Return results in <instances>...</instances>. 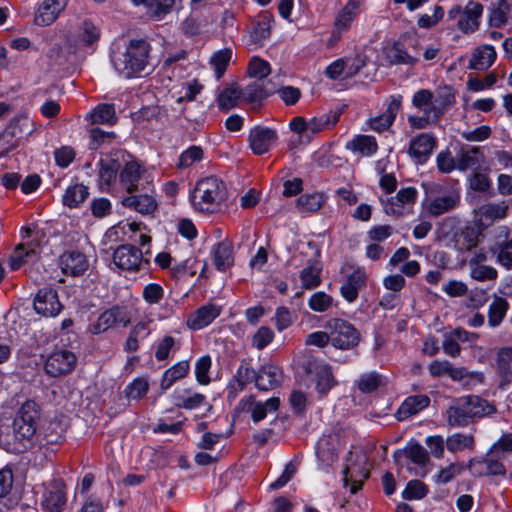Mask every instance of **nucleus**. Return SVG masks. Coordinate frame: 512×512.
<instances>
[{"mask_svg":"<svg viewBox=\"0 0 512 512\" xmlns=\"http://www.w3.org/2000/svg\"><path fill=\"white\" fill-rule=\"evenodd\" d=\"M508 205L505 201L499 203H486L482 205V215L491 221L501 220L506 217Z\"/></svg>","mask_w":512,"mask_h":512,"instance_id":"nucleus-50","label":"nucleus"},{"mask_svg":"<svg viewBox=\"0 0 512 512\" xmlns=\"http://www.w3.org/2000/svg\"><path fill=\"white\" fill-rule=\"evenodd\" d=\"M38 418V404L33 400L23 403L13 422L15 437L20 441L31 439L36 432Z\"/></svg>","mask_w":512,"mask_h":512,"instance_id":"nucleus-5","label":"nucleus"},{"mask_svg":"<svg viewBox=\"0 0 512 512\" xmlns=\"http://www.w3.org/2000/svg\"><path fill=\"white\" fill-rule=\"evenodd\" d=\"M430 404V398L427 395H414L407 397L396 412L398 420L402 421L416 415Z\"/></svg>","mask_w":512,"mask_h":512,"instance_id":"nucleus-25","label":"nucleus"},{"mask_svg":"<svg viewBox=\"0 0 512 512\" xmlns=\"http://www.w3.org/2000/svg\"><path fill=\"white\" fill-rule=\"evenodd\" d=\"M248 72L251 77L263 79L270 74V65L258 57H253L249 62Z\"/></svg>","mask_w":512,"mask_h":512,"instance_id":"nucleus-60","label":"nucleus"},{"mask_svg":"<svg viewBox=\"0 0 512 512\" xmlns=\"http://www.w3.org/2000/svg\"><path fill=\"white\" fill-rule=\"evenodd\" d=\"M167 113L166 110L158 105L146 106L141 108L138 112L135 113V120L137 122L143 121H155V122H163L166 119Z\"/></svg>","mask_w":512,"mask_h":512,"instance_id":"nucleus-46","label":"nucleus"},{"mask_svg":"<svg viewBox=\"0 0 512 512\" xmlns=\"http://www.w3.org/2000/svg\"><path fill=\"white\" fill-rule=\"evenodd\" d=\"M282 372L274 365L268 364L256 372L255 385L259 390L268 391L278 387L281 383Z\"/></svg>","mask_w":512,"mask_h":512,"instance_id":"nucleus-23","label":"nucleus"},{"mask_svg":"<svg viewBox=\"0 0 512 512\" xmlns=\"http://www.w3.org/2000/svg\"><path fill=\"white\" fill-rule=\"evenodd\" d=\"M241 95L247 102L252 103L263 100L268 96V93L264 90L261 84L253 82L241 91Z\"/></svg>","mask_w":512,"mask_h":512,"instance_id":"nucleus-58","label":"nucleus"},{"mask_svg":"<svg viewBox=\"0 0 512 512\" xmlns=\"http://www.w3.org/2000/svg\"><path fill=\"white\" fill-rule=\"evenodd\" d=\"M131 322V313L126 306L115 305L99 315L97 320L89 325L92 334H100L109 328L126 327Z\"/></svg>","mask_w":512,"mask_h":512,"instance_id":"nucleus-9","label":"nucleus"},{"mask_svg":"<svg viewBox=\"0 0 512 512\" xmlns=\"http://www.w3.org/2000/svg\"><path fill=\"white\" fill-rule=\"evenodd\" d=\"M347 148L359 152L362 155H372L377 151L376 139L368 135H359L347 144Z\"/></svg>","mask_w":512,"mask_h":512,"instance_id":"nucleus-41","label":"nucleus"},{"mask_svg":"<svg viewBox=\"0 0 512 512\" xmlns=\"http://www.w3.org/2000/svg\"><path fill=\"white\" fill-rule=\"evenodd\" d=\"M436 145L435 138L429 134L422 133L414 138L409 147V154L418 163L426 161Z\"/></svg>","mask_w":512,"mask_h":512,"instance_id":"nucleus-24","label":"nucleus"},{"mask_svg":"<svg viewBox=\"0 0 512 512\" xmlns=\"http://www.w3.org/2000/svg\"><path fill=\"white\" fill-rule=\"evenodd\" d=\"M122 204L126 207L134 208L142 215L152 214L157 209L156 200L148 194L125 197L122 200Z\"/></svg>","mask_w":512,"mask_h":512,"instance_id":"nucleus-30","label":"nucleus"},{"mask_svg":"<svg viewBox=\"0 0 512 512\" xmlns=\"http://www.w3.org/2000/svg\"><path fill=\"white\" fill-rule=\"evenodd\" d=\"M356 385L360 392L372 393L384 385V377L375 371L367 372L360 375Z\"/></svg>","mask_w":512,"mask_h":512,"instance_id":"nucleus-42","label":"nucleus"},{"mask_svg":"<svg viewBox=\"0 0 512 512\" xmlns=\"http://www.w3.org/2000/svg\"><path fill=\"white\" fill-rule=\"evenodd\" d=\"M337 384L332 369L327 364L317 366L315 373V390L324 397Z\"/></svg>","mask_w":512,"mask_h":512,"instance_id":"nucleus-29","label":"nucleus"},{"mask_svg":"<svg viewBox=\"0 0 512 512\" xmlns=\"http://www.w3.org/2000/svg\"><path fill=\"white\" fill-rule=\"evenodd\" d=\"M488 10V23L491 27L501 28L512 20V0H495Z\"/></svg>","mask_w":512,"mask_h":512,"instance_id":"nucleus-20","label":"nucleus"},{"mask_svg":"<svg viewBox=\"0 0 512 512\" xmlns=\"http://www.w3.org/2000/svg\"><path fill=\"white\" fill-rule=\"evenodd\" d=\"M86 256L78 251L65 252L60 257V267L65 275L79 276L88 269Z\"/></svg>","mask_w":512,"mask_h":512,"instance_id":"nucleus-18","label":"nucleus"},{"mask_svg":"<svg viewBox=\"0 0 512 512\" xmlns=\"http://www.w3.org/2000/svg\"><path fill=\"white\" fill-rule=\"evenodd\" d=\"M91 124H113L115 108L112 104H100L87 116Z\"/></svg>","mask_w":512,"mask_h":512,"instance_id":"nucleus-43","label":"nucleus"},{"mask_svg":"<svg viewBox=\"0 0 512 512\" xmlns=\"http://www.w3.org/2000/svg\"><path fill=\"white\" fill-rule=\"evenodd\" d=\"M77 363L75 354L61 349L51 353L45 362V372L51 377H59L73 371Z\"/></svg>","mask_w":512,"mask_h":512,"instance_id":"nucleus-11","label":"nucleus"},{"mask_svg":"<svg viewBox=\"0 0 512 512\" xmlns=\"http://www.w3.org/2000/svg\"><path fill=\"white\" fill-rule=\"evenodd\" d=\"M324 328L329 332L330 344L336 349L350 350L360 341L359 331L347 320L331 318Z\"/></svg>","mask_w":512,"mask_h":512,"instance_id":"nucleus-3","label":"nucleus"},{"mask_svg":"<svg viewBox=\"0 0 512 512\" xmlns=\"http://www.w3.org/2000/svg\"><path fill=\"white\" fill-rule=\"evenodd\" d=\"M333 304V297L323 291L313 293L308 299L309 308L317 313L327 312L332 308Z\"/></svg>","mask_w":512,"mask_h":512,"instance_id":"nucleus-45","label":"nucleus"},{"mask_svg":"<svg viewBox=\"0 0 512 512\" xmlns=\"http://www.w3.org/2000/svg\"><path fill=\"white\" fill-rule=\"evenodd\" d=\"M333 442L332 436H323L316 444V456L321 463L327 466L337 459Z\"/></svg>","mask_w":512,"mask_h":512,"instance_id":"nucleus-38","label":"nucleus"},{"mask_svg":"<svg viewBox=\"0 0 512 512\" xmlns=\"http://www.w3.org/2000/svg\"><path fill=\"white\" fill-rule=\"evenodd\" d=\"M274 320L277 330L282 332L293 324L294 316L287 307L280 306L275 311Z\"/></svg>","mask_w":512,"mask_h":512,"instance_id":"nucleus-61","label":"nucleus"},{"mask_svg":"<svg viewBox=\"0 0 512 512\" xmlns=\"http://www.w3.org/2000/svg\"><path fill=\"white\" fill-rule=\"evenodd\" d=\"M182 0H148L147 15L155 20H162L170 14Z\"/></svg>","mask_w":512,"mask_h":512,"instance_id":"nucleus-33","label":"nucleus"},{"mask_svg":"<svg viewBox=\"0 0 512 512\" xmlns=\"http://www.w3.org/2000/svg\"><path fill=\"white\" fill-rule=\"evenodd\" d=\"M428 489L426 485L419 480H411L402 492V497L406 500H419L426 496Z\"/></svg>","mask_w":512,"mask_h":512,"instance_id":"nucleus-52","label":"nucleus"},{"mask_svg":"<svg viewBox=\"0 0 512 512\" xmlns=\"http://www.w3.org/2000/svg\"><path fill=\"white\" fill-rule=\"evenodd\" d=\"M423 187L427 195L423 206L424 210L430 215L438 216L455 207L458 198L453 194L440 197L431 196L432 193L439 191L440 186L438 184H423Z\"/></svg>","mask_w":512,"mask_h":512,"instance_id":"nucleus-12","label":"nucleus"},{"mask_svg":"<svg viewBox=\"0 0 512 512\" xmlns=\"http://www.w3.org/2000/svg\"><path fill=\"white\" fill-rule=\"evenodd\" d=\"M114 265L127 272H137L146 269L149 262L144 258L143 252L131 244L117 247L113 252Z\"/></svg>","mask_w":512,"mask_h":512,"instance_id":"nucleus-8","label":"nucleus"},{"mask_svg":"<svg viewBox=\"0 0 512 512\" xmlns=\"http://www.w3.org/2000/svg\"><path fill=\"white\" fill-rule=\"evenodd\" d=\"M212 360L209 355L199 358L195 365V375L199 384L206 385L210 382L209 370L211 368Z\"/></svg>","mask_w":512,"mask_h":512,"instance_id":"nucleus-55","label":"nucleus"},{"mask_svg":"<svg viewBox=\"0 0 512 512\" xmlns=\"http://www.w3.org/2000/svg\"><path fill=\"white\" fill-rule=\"evenodd\" d=\"M232 52L229 49L220 50L211 58V64L215 68L216 78L220 79L231 59Z\"/></svg>","mask_w":512,"mask_h":512,"instance_id":"nucleus-54","label":"nucleus"},{"mask_svg":"<svg viewBox=\"0 0 512 512\" xmlns=\"http://www.w3.org/2000/svg\"><path fill=\"white\" fill-rule=\"evenodd\" d=\"M412 104L423 112L424 115L432 117V122H436L441 116L440 113H435L432 108L434 106V100L432 97V91L428 89L418 90L412 98Z\"/></svg>","mask_w":512,"mask_h":512,"instance_id":"nucleus-31","label":"nucleus"},{"mask_svg":"<svg viewBox=\"0 0 512 512\" xmlns=\"http://www.w3.org/2000/svg\"><path fill=\"white\" fill-rule=\"evenodd\" d=\"M68 0H44L36 11L34 22L40 26L51 25L65 9Z\"/></svg>","mask_w":512,"mask_h":512,"instance_id":"nucleus-17","label":"nucleus"},{"mask_svg":"<svg viewBox=\"0 0 512 512\" xmlns=\"http://www.w3.org/2000/svg\"><path fill=\"white\" fill-rule=\"evenodd\" d=\"M277 139L275 130L263 126H256L251 129L248 137L250 148L256 155L267 153L276 143Z\"/></svg>","mask_w":512,"mask_h":512,"instance_id":"nucleus-14","label":"nucleus"},{"mask_svg":"<svg viewBox=\"0 0 512 512\" xmlns=\"http://www.w3.org/2000/svg\"><path fill=\"white\" fill-rule=\"evenodd\" d=\"M21 243L16 247L14 256L12 257V269H18L22 264V251L25 250V256L34 252L35 247L47 243L46 233L39 226H22L20 230Z\"/></svg>","mask_w":512,"mask_h":512,"instance_id":"nucleus-7","label":"nucleus"},{"mask_svg":"<svg viewBox=\"0 0 512 512\" xmlns=\"http://www.w3.org/2000/svg\"><path fill=\"white\" fill-rule=\"evenodd\" d=\"M457 169L460 171L472 172L469 178L470 188L475 191H480V148L474 144H462L457 153Z\"/></svg>","mask_w":512,"mask_h":512,"instance_id":"nucleus-6","label":"nucleus"},{"mask_svg":"<svg viewBox=\"0 0 512 512\" xmlns=\"http://www.w3.org/2000/svg\"><path fill=\"white\" fill-rule=\"evenodd\" d=\"M480 4L470 2L462 11L458 20V27L464 33L474 32L479 25Z\"/></svg>","mask_w":512,"mask_h":512,"instance_id":"nucleus-28","label":"nucleus"},{"mask_svg":"<svg viewBox=\"0 0 512 512\" xmlns=\"http://www.w3.org/2000/svg\"><path fill=\"white\" fill-rule=\"evenodd\" d=\"M343 112V109H337L328 113L320 114L310 118L309 121V132L310 135L318 134L322 131L329 130L334 127Z\"/></svg>","mask_w":512,"mask_h":512,"instance_id":"nucleus-26","label":"nucleus"},{"mask_svg":"<svg viewBox=\"0 0 512 512\" xmlns=\"http://www.w3.org/2000/svg\"><path fill=\"white\" fill-rule=\"evenodd\" d=\"M325 202L326 196L323 193L315 192L312 194H304L297 199V208L301 213H314L318 211Z\"/></svg>","mask_w":512,"mask_h":512,"instance_id":"nucleus-39","label":"nucleus"},{"mask_svg":"<svg viewBox=\"0 0 512 512\" xmlns=\"http://www.w3.org/2000/svg\"><path fill=\"white\" fill-rule=\"evenodd\" d=\"M320 252L316 251L314 256L308 259L306 266L300 271V280L303 288L312 290L321 284L320 273L322 263L319 259Z\"/></svg>","mask_w":512,"mask_h":512,"instance_id":"nucleus-19","label":"nucleus"},{"mask_svg":"<svg viewBox=\"0 0 512 512\" xmlns=\"http://www.w3.org/2000/svg\"><path fill=\"white\" fill-rule=\"evenodd\" d=\"M480 413V397L468 395L458 398L446 411L449 426L468 425Z\"/></svg>","mask_w":512,"mask_h":512,"instance_id":"nucleus-4","label":"nucleus"},{"mask_svg":"<svg viewBox=\"0 0 512 512\" xmlns=\"http://www.w3.org/2000/svg\"><path fill=\"white\" fill-rule=\"evenodd\" d=\"M241 91L237 86L232 85L225 89L218 98L219 108L222 110H229L237 105L239 98L241 97Z\"/></svg>","mask_w":512,"mask_h":512,"instance_id":"nucleus-49","label":"nucleus"},{"mask_svg":"<svg viewBox=\"0 0 512 512\" xmlns=\"http://www.w3.org/2000/svg\"><path fill=\"white\" fill-rule=\"evenodd\" d=\"M428 371L433 377L448 375L452 380H461L464 376V369L453 367L447 360L431 362L428 366Z\"/></svg>","mask_w":512,"mask_h":512,"instance_id":"nucleus-34","label":"nucleus"},{"mask_svg":"<svg viewBox=\"0 0 512 512\" xmlns=\"http://www.w3.org/2000/svg\"><path fill=\"white\" fill-rule=\"evenodd\" d=\"M359 3L355 0H350L344 8L340 11V13L337 15L335 20V30L337 33L341 34L342 32L346 31L354 18L356 17L358 13Z\"/></svg>","mask_w":512,"mask_h":512,"instance_id":"nucleus-35","label":"nucleus"},{"mask_svg":"<svg viewBox=\"0 0 512 512\" xmlns=\"http://www.w3.org/2000/svg\"><path fill=\"white\" fill-rule=\"evenodd\" d=\"M343 272L346 273V280L340 288V293L346 301L351 303L357 299L359 291L366 286L367 272L363 267L353 265H346Z\"/></svg>","mask_w":512,"mask_h":512,"instance_id":"nucleus-10","label":"nucleus"},{"mask_svg":"<svg viewBox=\"0 0 512 512\" xmlns=\"http://www.w3.org/2000/svg\"><path fill=\"white\" fill-rule=\"evenodd\" d=\"M434 106L432 110L435 113H440L442 116L446 110L454 103L455 95L450 86H440L432 92Z\"/></svg>","mask_w":512,"mask_h":512,"instance_id":"nucleus-32","label":"nucleus"},{"mask_svg":"<svg viewBox=\"0 0 512 512\" xmlns=\"http://www.w3.org/2000/svg\"><path fill=\"white\" fill-rule=\"evenodd\" d=\"M88 194L86 186L75 184L66 190L63 196V203L70 208L76 207L87 198Z\"/></svg>","mask_w":512,"mask_h":512,"instance_id":"nucleus-44","label":"nucleus"},{"mask_svg":"<svg viewBox=\"0 0 512 512\" xmlns=\"http://www.w3.org/2000/svg\"><path fill=\"white\" fill-rule=\"evenodd\" d=\"M509 309V303L502 297H495L488 308V325L497 327L504 319Z\"/></svg>","mask_w":512,"mask_h":512,"instance_id":"nucleus-40","label":"nucleus"},{"mask_svg":"<svg viewBox=\"0 0 512 512\" xmlns=\"http://www.w3.org/2000/svg\"><path fill=\"white\" fill-rule=\"evenodd\" d=\"M405 453L406 456L411 459V461L417 465H425L429 460V455L427 451L418 443L410 444L404 452L398 450L394 453V457L397 458L398 455Z\"/></svg>","mask_w":512,"mask_h":512,"instance_id":"nucleus-47","label":"nucleus"},{"mask_svg":"<svg viewBox=\"0 0 512 512\" xmlns=\"http://www.w3.org/2000/svg\"><path fill=\"white\" fill-rule=\"evenodd\" d=\"M141 178V170L136 162H128L120 173L121 183L128 193L138 190V182Z\"/></svg>","mask_w":512,"mask_h":512,"instance_id":"nucleus-37","label":"nucleus"},{"mask_svg":"<svg viewBox=\"0 0 512 512\" xmlns=\"http://www.w3.org/2000/svg\"><path fill=\"white\" fill-rule=\"evenodd\" d=\"M401 107V97H392L386 110L368 121L370 128L376 132L387 130L393 123Z\"/></svg>","mask_w":512,"mask_h":512,"instance_id":"nucleus-22","label":"nucleus"},{"mask_svg":"<svg viewBox=\"0 0 512 512\" xmlns=\"http://www.w3.org/2000/svg\"><path fill=\"white\" fill-rule=\"evenodd\" d=\"M493 455L506 457L512 452V433H504L490 448Z\"/></svg>","mask_w":512,"mask_h":512,"instance_id":"nucleus-64","label":"nucleus"},{"mask_svg":"<svg viewBox=\"0 0 512 512\" xmlns=\"http://www.w3.org/2000/svg\"><path fill=\"white\" fill-rule=\"evenodd\" d=\"M149 389V384L144 378L133 380L126 388L125 394L129 399L137 400L144 397Z\"/></svg>","mask_w":512,"mask_h":512,"instance_id":"nucleus-53","label":"nucleus"},{"mask_svg":"<svg viewBox=\"0 0 512 512\" xmlns=\"http://www.w3.org/2000/svg\"><path fill=\"white\" fill-rule=\"evenodd\" d=\"M176 347V340L172 336L163 337L156 346L155 358L164 361L170 356V352Z\"/></svg>","mask_w":512,"mask_h":512,"instance_id":"nucleus-62","label":"nucleus"},{"mask_svg":"<svg viewBox=\"0 0 512 512\" xmlns=\"http://www.w3.org/2000/svg\"><path fill=\"white\" fill-rule=\"evenodd\" d=\"M221 306L206 304L199 307L187 317V326L192 330H201L210 325L221 313Z\"/></svg>","mask_w":512,"mask_h":512,"instance_id":"nucleus-16","label":"nucleus"},{"mask_svg":"<svg viewBox=\"0 0 512 512\" xmlns=\"http://www.w3.org/2000/svg\"><path fill=\"white\" fill-rule=\"evenodd\" d=\"M274 339V332L267 326H261L252 337V346L258 350L264 349Z\"/></svg>","mask_w":512,"mask_h":512,"instance_id":"nucleus-57","label":"nucleus"},{"mask_svg":"<svg viewBox=\"0 0 512 512\" xmlns=\"http://www.w3.org/2000/svg\"><path fill=\"white\" fill-rule=\"evenodd\" d=\"M119 164L114 159H106L100 161L99 179L101 183L109 186L116 178Z\"/></svg>","mask_w":512,"mask_h":512,"instance_id":"nucleus-48","label":"nucleus"},{"mask_svg":"<svg viewBox=\"0 0 512 512\" xmlns=\"http://www.w3.org/2000/svg\"><path fill=\"white\" fill-rule=\"evenodd\" d=\"M242 410L251 411V418L254 423L263 420L269 412H276L280 406V400L277 397H272L265 402L254 400L253 396L242 399L239 402Z\"/></svg>","mask_w":512,"mask_h":512,"instance_id":"nucleus-15","label":"nucleus"},{"mask_svg":"<svg viewBox=\"0 0 512 512\" xmlns=\"http://www.w3.org/2000/svg\"><path fill=\"white\" fill-rule=\"evenodd\" d=\"M388 57L392 64L414 65L418 61V58L409 55L398 45L389 50Z\"/></svg>","mask_w":512,"mask_h":512,"instance_id":"nucleus-59","label":"nucleus"},{"mask_svg":"<svg viewBox=\"0 0 512 512\" xmlns=\"http://www.w3.org/2000/svg\"><path fill=\"white\" fill-rule=\"evenodd\" d=\"M150 51L151 45L146 40H131L124 52L113 55V66L124 78L139 77L142 73H148L152 67Z\"/></svg>","mask_w":512,"mask_h":512,"instance_id":"nucleus-2","label":"nucleus"},{"mask_svg":"<svg viewBox=\"0 0 512 512\" xmlns=\"http://www.w3.org/2000/svg\"><path fill=\"white\" fill-rule=\"evenodd\" d=\"M189 370L190 365L187 360L177 362L164 372L160 384L161 388L163 390L169 389L174 382L184 378L188 374Z\"/></svg>","mask_w":512,"mask_h":512,"instance_id":"nucleus-36","label":"nucleus"},{"mask_svg":"<svg viewBox=\"0 0 512 512\" xmlns=\"http://www.w3.org/2000/svg\"><path fill=\"white\" fill-rule=\"evenodd\" d=\"M33 306L38 314L45 317H55L63 308L57 292L52 288L40 289L34 298Z\"/></svg>","mask_w":512,"mask_h":512,"instance_id":"nucleus-13","label":"nucleus"},{"mask_svg":"<svg viewBox=\"0 0 512 512\" xmlns=\"http://www.w3.org/2000/svg\"><path fill=\"white\" fill-rule=\"evenodd\" d=\"M227 196L225 183L215 176H208L196 183L191 202L194 209L200 213L217 214L226 209Z\"/></svg>","mask_w":512,"mask_h":512,"instance_id":"nucleus-1","label":"nucleus"},{"mask_svg":"<svg viewBox=\"0 0 512 512\" xmlns=\"http://www.w3.org/2000/svg\"><path fill=\"white\" fill-rule=\"evenodd\" d=\"M203 157V150L199 146H191L181 153L179 157L178 167L188 168Z\"/></svg>","mask_w":512,"mask_h":512,"instance_id":"nucleus-56","label":"nucleus"},{"mask_svg":"<svg viewBox=\"0 0 512 512\" xmlns=\"http://www.w3.org/2000/svg\"><path fill=\"white\" fill-rule=\"evenodd\" d=\"M212 262L218 271L225 272L234 265L233 245L229 241L215 244L211 249Z\"/></svg>","mask_w":512,"mask_h":512,"instance_id":"nucleus-21","label":"nucleus"},{"mask_svg":"<svg viewBox=\"0 0 512 512\" xmlns=\"http://www.w3.org/2000/svg\"><path fill=\"white\" fill-rule=\"evenodd\" d=\"M65 503L64 486L56 483L45 493L42 505L47 512H60Z\"/></svg>","mask_w":512,"mask_h":512,"instance_id":"nucleus-27","label":"nucleus"},{"mask_svg":"<svg viewBox=\"0 0 512 512\" xmlns=\"http://www.w3.org/2000/svg\"><path fill=\"white\" fill-rule=\"evenodd\" d=\"M504 459H505L504 457H501L499 455H493L492 450L489 449V451L484 459V463L486 466V473L488 475L504 476L506 473L505 466L503 465Z\"/></svg>","mask_w":512,"mask_h":512,"instance_id":"nucleus-51","label":"nucleus"},{"mask_svg":"<svg viewBox=\"0 0 512 512\" xmlns=\"http://www.w3.org/2000/svg\"><path fill=\"white\" fill-rule=\"evenodd\" d=\"M480 236V226H466L462 232L461 248L471 250L476 247Z\"/></svg>","mask_w":512,"mask_h":512,"instance_id":"nucleus-63","label":"nucleus"}]
</instances>
